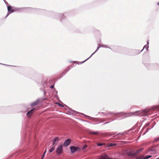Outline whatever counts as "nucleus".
Instances as JSON below:
<instances>
[{"mask_svg": "<svg viewBox=\"0 0 159 159\" xmlns=\"http://www.w3.org/2000/svg\"><path fill=\"white\" fill-rule=\"evenodd\" d=\"M24 8H17L13 7H11V6H8L7 7V10L8 12L7 13L6 17H7L10 14L13 13L14 11H18Z\"/></svg>", "mask_w": 159, "mask_h": 159, "instance_id": "f257e3e1", "label": "nucleus"}, {"mask_svg": "<svg viewBox=\"0 0 159 159\" xmlns=\"http://www.w3.org/2000/svg\"><path fill=\"white\" fill-rule=\"evenodd\" d=\"M62 150L63 147L62 145H60L58 146L56 149V153L58 155H60L62 153Z\"/></svg>", "mask_w": 159, "mask_h": 159, "instance_id": "f03ea898", "label": "nucleus"}, {"mask_svg": "<svg viewBox=\"0 0 159 159\" xmlns=\"http://www.w3.org/2000/svg\"><path fill=\"white\" fill-rule=\"evenodd\" d=\"M126 154L129 156H134L137 155V152L135 151H129L127 152Z\"/></svg>", "mask_w": 159, "mask_h": 159, "instance_id": "7ed1b4c3", "label": "nucleus"}, {"mask_svg": "<svg viewBox=\"0 0 159 159\" xmlns=\"http://www.w3.org/2000/svg\"><path fill=\"white\" fill-rule=\"evenodd\" d=\"M117 115V116L121 117V118H124L125 117L128 116H126V114L122 113H118Z\"/></svg>", "mask_w": 159, "mask_h": 159, "instance_id": "20e7f679", "label": "nucleus"}, {"mask_svg": "<svg viewBox=\"0 0 159 159\" xmlns=\"http://www.w3.org/2000/svg\"><path fill=\"white\" fill-rule=\"evenodd\" d=\"M101 44H99L98 45V47H97V49L96 50V51L94 52L91 55V56L89 57L87 59H86V60H85L84 61H83V62H82L81 63H84V62H85V61H86V60H87L88 59H89L90 57H91V56L94 54L98 49H99L101 47Z\"/></svg>", "mask_w": 159, "mask_h": 159, "instance_id": "39448f33", "label": "nucleus"}, {"mask_svg": "<svg viewBox=\"0 0 159 159\" xmlns=\"http://www.w3.org/2000/svg\"><path fill=\"white\" fill-rule=\"evenodd\" d=\"M71 151L72 153L75 152L78 149V148L74 146H71L70 147Z\"/></svg>", "mask_w": 159, "mask_h": 159, "instance_id": "423d86ee", "label": "nucleus"}, {"mask_svg": "<svg viewBox=\"0 0 159 159\" xmlns=\"http://www.w3.org/2000/svg\"><path fill=\"white\" fill-rule=\"evenodd\" d=\"M70 142V139H66L65 141L63 143V145L65 147L69 145Z\"/></svg>", "mask_w": 159, "mask_h": 159, "instance_id": "0eeeda50", "label": "nucleus"}, {"mask_svg": "<svg viewBox=\"0 0 159 159\" xmlns=\"http://www.w3.org/2000/svg\"><path fill=\"white\" fill-rule=\"evenodd\" d=\"M58 138L57 137L53 139L52 140L53 141V143H52V145H56L58 143Z\"/></svg>", "mask_w": 159, "mask_h": 159, "instance_id": "6e6552de", "label": "nucleus"}, {"mask_svg": "<svg viewBox=\"0 0 159 159\" xmlns=\"http://www.w3.org/2000/svg\"><path fill=\"white\" fill-rule=\"evenodd\" d=\"M40 102V101L39 99H38L36 101L34 102H32L31 104V107H33L34 106H36L37 104H38Z\"/></svg>", "mask_w": 159, "mask_h": 159, "instance_id": "1a4fd4ad", "label": "nucleus"}, {"mask_svg": "<svg viewBox=\"0 0 159 159\" xmlns=\"http://www.w3.org/2000/svg\"><path fill=\"white\" fill-rule=\"evenodd\" d=\"M35 109V108H33L32 110H31L30 111L28 112L27 113V115L29 116L30 117V116L33 114V111H34Z\"/></svg>", "mask_w": 159, "mask_h": 159, "instance_id": "9d476101", "label": "nucleus"}, {"mask_svg": "<svg viewBox=\"0 0 159 159\" xmlns=\"http://www.w3.org/2000/svg\"><path fill=\"white\" fill-rule=\"evenodd\" d=\"M151 157H152L151 156L148 155V156H146L144 157H140V158H139V159H148L149 158Z\"/></svg>", "mask_w": 159, "mask_h": 159, "instance_id": "9b49d317", "label": "nucleus"}, {"mask_svg": "<svg viewBox=\"0 0 159 159\" xmlns=\"http://www.w3.org/2000/svg\"><path fill=\"white\" fill-rule=\"evenodd\" d=\"M143 111H137L136 112V113L137 112H139V113L138 114H134V115H139L140 116H143L144 115V114L143 113Z\"/></svg>", "mask_w": 159, "mask_h": 159, "instance_id": "f8f14e48", "label": "nucleus"}, {"mask_svg": "<svg viewBox=\"0 0 159 159\" xmlns=\"http://www.w3.org/2000/svg\"><path fill=\"white\" fill-rule=\"evenodd\" d=\"M57 16L59 18H61V20L65 18V16L62 14H60L58 15Z\"/></svg>", "mask_w": 159, "mask_h": 159, "instance_id": "ddd939ff", "label": "nucleus"}, {"mask_svg": "<svg viewBox=\"0 0 159 159\" xmlns=\"http://www.w3.org/2000/svg\"><path fill=\"white\" fill-rule=\"evenodd\" d=\"M148 44H149V42H148V40L147 42V44L145 45L143 47V50L145 48L146 50L148 51Z\"/></svg>", "mask_w": 159, "mask_h": 159, "instance_id": "4468645a", "label": "nucleus"}, {"mask_svg": "<svg viewBox=\"0 0 159 159\" xmlns=\"http://www.w3.org/2000/svg\"><path fill=\"white\" fill-rule=\"evenodd\" d=\"M55 149V147L54 146H53L52 147L51 149H50L49 150V152H50V153H51L53 151L54 149Z\"/></svg>", "mask_w": 159, "mask_h": 159, "instance_id": "2eb2a0df", "label": "nucleus"}, {"mask_svg": "<svg viewBox=\"0 0 159 159\" xmlns=\"http://www.w3.org/2000/svg\"><path fill=\"white\" fill-rule=\"evenodd\" d=\"M143 150V149L142 148H140L138 150L135 151L136 152H137V154L139 152Z\"/></svg>", "mask_w": 159, "mask_h": 159, "instance_id": "dca6fc26", "label": "nucleus"}, {"mask_svg": "<svg viewBox=\"0 0 159 159\" xmlns=\"http://www.w3.org/2000/svg\"><path fill=\"white\" fill-rule=\"evenodd\" d=\"M159 141V137L155 138L153 141V142H157Z\"/></svg>", "mask_w": 159, "mask_h": 159, "instance_id": "f3484780", "label": "nucleus"}, {"mask_svg": "<svg viewBox=\"0 0 159 159\" xmlns=\"http://www.w3.org/2000/svg\"><path fill=\"white\" fill-rule=\"evenodd\" d=\"M98 134V132H90L89 134Z\"/></svg>", "mask_w": 159, "mask_h": 159, "instance_id": "a211bd4d", "label": "nucleus"}, {"mask_svg": "<svg viewBox=\"0 0 159 159\" xmlns=\"http://www.w3.org/2000/svg\"><path fill=\"white\" fill-rule=\"evenodd\" d=\"M99 159H109V158L107 157L102 156Z\"/></svg>", "mask_w": 159, "mask_h": 159, "instance_id": "6ab92c4d", "label": "nucleus"}, {"mask_svg": "<svg viewBox=\"0 0 159 159\" xmlns=\"http://www.w3.org/2000/svg\"><path fill=\"white\" fill-rule=\"evenodd\" d=\"M101 47H104V48H109L107 46L102 45V44H101Z\"/></svg>", "mask_w": 159, "mask_h": 159, "instance_id": "aec40b11", "label": "nucleus"}, {"mask_svg": "<svg viewBox=\"0 0 159 159\" xmlns=\"http://www.w3.org/2000/svg\"><path fill=\"white\" fill-rule=\"evenodd\" d=\"M87 147V145H85L84 146V147L83 148V149L84 150V149H85V148H86Z\"/></svg>", "mask_w": 159, "mask_h": 159, "instance_id": "412c9836", "label": "nucleus"}, {"mask_svg": "<svg viewBox=\"0 0 159 159\" xmlns=\"http://www.w3.org/2000/svg\"><path fill=\"white\" fill-rule=\"evenodd\" d=\"M116 145V144H114V143H110L109 146H113Z\"/></svg>", "mask_w": 159, "mask_h": 159, "instance_id": "4be33fe9", "label": "nucleus"}, {"mask_svg": "<svg viewBox=\"0 0 159 159\" xmlns=\"http://www.w3.org/2000/svg\"><path fill=\"white\" fill-rule=\"evenodd\" d=\"M102 145V144L101 143H99L98 144V146H101Z\"/></svg>", "mask_w": 159, "mask_h": 159, "instance_id": "5701e85b", "label": "nucleus"}, {"mask_svg": "<svg viewBox=\"0 0 159 159\" xmlns=\"http://www.w3.org/2000/svg\"><path fill=\"white\" fill-rule=\"evenodd\" d=\"M45 154H43L42 156V159H43V158L44 157V156H45Z\"/></svg>", "mask_w": 159, "mask_h": 159, "instance_id": "b1692460", "label": "nucleus"}, {"mask_svg": "<svg viewBox=\"0 0 159 159\" xmlns=\"http://www.w3.org/2000/svg\"><path fill=\"white\" fill-rule=\"evenodd\" d=\"M54 88V85H52L50 87V88H51V89H52Z\"/></svg>", "mask_w": 159, "mask_h": 159, "instance_id": "393cba45", "label": "nucleus"}, {"mask_svg": "<svg viewBox=\"0 0 159 159\" xmlns=\"http://www.w3.org/2000/svg\"><path fill=\"white\" fill-rule=\"evenodd\" d=\"M46 151H47L46 150L45 151V152H44L43 154H45V153L46 152Z\"/></svg>", "mask_w": 159, "mask_h": 159, "instance_id": "a878e982", "label": "nucleus"}, {"mask_svg": "<svg viewBox=\"0 0 159 159\" xmlns=\"http://www.w3.org/2000/svg\"><path fill=\"white\" fill-rule=\"evenodd\" d=\"M60 106H61V107H63V106L60 104H58Z\"/></svg>", "mask_w": 159, "mask_h": 159, "instance_id": "bb28decb", "label": "nucleus"}, {"mask_svg": "<svg viewBox=\"0 0 159 159\" xmlns=\"http://www.w3.org/2000/svg\"><path fill=\"white\" fill-rule=\"evenodd\" d=\"M3 64V65H7H7H6V64Z\"/></svg>", "mask_w": 159, "mask_h": 159, "instance_id": "cd10ccee", "label": "nucleus"}, {"mask_svg": "<svg viewBox=\"0 0 159 159\" xmlns=\"http://www.w3.org/2000/svg\"><path fill=\"white\" fill-rule=\"evenodd\" d=\"M157 5H159V2L157 3Z\"/></svg>", "mask_w": 159, "mask_h": 159, "instance_id": "c85d7f7f", "label": "nucleus"}, {"mask_svg": "<svg viewBox=\"0 0 159 159\" xmlns=\"http://www.w3.org/2000/svg\"><path fill=\"white\" fill-rule=\"evenodd\" d=\"M56 93H57V91H56Z\"/></svg>", "mask_w": 159, "mask_h": 159, "instance_id": "c756f323", "label": "nucleus"}, {"mask_svg": "<svg viewBox=\"0 0 159 159\" xmlns=\"http://www.w3.org/2000/svg\"><path fill=\"white\" fill-rule=\"evenodd\" d=\"M157 159H159V158H157Z\"/></svg>", "mask_w": 159, "mask_h": 159, "instance_id": "7c9ffc66", "label": "nucleus"}, {"mask_svg": "<svg viewBox=\"0 0 159 159\" xmlns=\"http://www.w3.org/2000/svg\"><path fill=\"white\" fill-rule=\"evenodd\" d=\"M106 123H104V124H106Z\"/></svg>", "mask_w": 159, "mask_h": 159, "instance_id": "2f4dec72", "label": "nucleus"}, {"mask_svg": "<svg viewBox=\"0 0 159 159\" xmlns=\"http://www.w3.org/2000/svg\"><path fill=\"white\" fill-rule=\"evenodd\" d=\"M0 64H1V63H0Z\"/></svg>", "mask_w": 159, "mask_h": 159, "instance_id": "473e14b6", "label": "nucleus"}]
</instances>
